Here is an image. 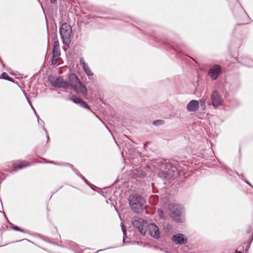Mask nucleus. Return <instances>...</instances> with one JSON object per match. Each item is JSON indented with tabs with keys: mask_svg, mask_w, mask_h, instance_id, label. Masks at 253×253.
I'll use <instances>...</instances> for the list:
<instances>
[{
	"mask_svg": "<svg viewBox=\"0 0 253 253\" xmlns=\"http://www.w3.org/2000/svg\"><path fill=\"white\" fill-rule=\"evenodd\" d=\"M80 82V80L75 74H71L69 75V83H68L69 86H71L73 88Z\"/></svg>",
	"mask_w": 253,
	"mask_h": 253,
	"instance_id": "f8f14e48",
	"label": "nucleus"
},
{
	"mask_svg": "<svg viewBox=\"0 0 253 253\" xmlns=\"http://www.w3.org/2000/svg\"><path fill=\"white\" fill-rule=\"evenodd\" d=\"M51 84L53 86L63 87V88H68L69 84L68 83L63 80L61 78L55 79L54 80L51 81Z\"/></svg>",
	"mask_w": 253,
	"mask_h": 253,
	"instance_id": "9d476101",
	"label": "nucleus"
},
{
	"mask_svg": "<svg viewBox=\"0 0 253 253\" xmlns=\"http://www.w3.org/2000/svg\"><path fill=\"white\" fill-rule=\"evenodd\" d=\"M134 227L139 229L140 233L145 235L147 232V222L141 218L135 217L132 222Z\"/></svg>",
	"mask_w": 253,
	"mask_h": 253,
	"instance_id": "39448f33",
	"label": "nucleus"
},
{
	"mask_svg": "<svg viewBox=\"0 0 253 253\" xmlns=\"http://www.w3.org/2000/svg\"><path fill=\"white\" fill-rule=\"evenodd\" d=\"M80 105L81 106H82V107L83 108H86V109H87L88 110H90V108H89V106L86 104V103L83 100H82L81 103L80 104Z\"/></svg>",
	"mask_w": 253,
	"mask_h": 253,
	"instance_id": "aec40b11",
	"label": "nucleus"
},
{
	"mask_svg": "<svg viewBox=\"0 0 253 253\" xmlns=\"http://www.w3.org/2000/svg\"><path fill=\"white\" fill-rule=\"evenodd\" d=\"M154 167L160 170L158 172V175L162 179L169 178L171 176V171L175 172L176 168L175 167H172L171 165L161 159L157 160L154 163Z\"/></svg>",
	"mask_w": 253,
	"mask_h": 253,
	"instance_id": "f257e3e1",
	"label": "nucleus"
},
{
	"mask_svg": "<svg viewBox=\"0 0 253 253\" xmlns=\"http://www.w3.org/2000/svg\"><path fill=\"white\" fill-rule=\"evenodd\" d=\"M164 124V121L161 120H158L153 122V124L155 126H161Z\"/></svg>",
	"mask_w": 253,
	"mask_h": 253,
	"instance_id": "6ab92c4d",
	"label": "nucleus"
},
{
	"mask_svg": "<svg viewBox=\"0 0 253 253\" xmlns=\"http://www.w3.org/2000/svg\"><path fill=\"white\" fill-rule=\"evenodd\" d=\"M169 209L170 212V216L173 220L179 222L181 220L180 217L182 213L181 207L175 204H170Z\"/></svg>",
	"mask_w": 253,
	"mask_h": 253,
	"instance_id": "20e7f679",
	"label": "nucleus"
},
{
	"mask_svg": "<svg viewBox=\"0 0 253 253\" xmlns=\"http://www.w3.org/2000/svg\"><path fill=\"white\" fill-rule=\"evenodd\" d=\"M46 132H47V131H46ZM47 140H48L49 139V136L47 134Z\"/></svg>",
	"mask_w": 253,
	"mask_h": 253,
	"instance_id": "bb28decb",
	"label": "nucleus"
},
{
	"mask_svg": "<svg viewBox=\"0 0 253 253\" xmlns=\"http://www.w3.org/2000/svg\"><path fill=\"white\" fill-rule=\"evenodd\" d=\"M28 166H29V164L24 162L17 161L13 163V169L14 171H16L17 169H21Z\"/></svg>",
	"mask_w": 253,
	"mask_h": 253,
	"instance_id": "dca6fc26",
	"label": "nucleus"
},
{
	"mask_svg": "<svg viewBox=\"0 0 253 253\" xmlns=\"http://www.w3.org/2000/svg\"><path fill=\"white\" fill-rule=\"evenodd\" d=\"M58 59H59V57H54L52 55V61H51L52 64H53V65L57 64L58 63Z\"/></svg>",
	"mask_w": 253,
	"mask_h": 253,
	"instance_id": "4be33fe9",
	"label": "nucleus"
},
{
	"mask_svg": "<svg viewBox=\"0 0 253 253\" xmlns=\"http://www.w3.org/2000/svg\"><path fill=\"white\" fill-rule=\"evenodd\" d=\"M147 229L151 236L155 239H159L160 238L161 236L159 228L156 224L154 223L148 224Z\"/></svg>",
	"mask_w": 253,
	"mask_h": 253,
	"instance_id": "6e6552de",
	"label": "nucleus"
},
{
	"mask_svg": "<svg viewBox=\"0 0 253 253\" xmlns=\"http://www.w3.org/2000/svg\"><path fill=\"white\" fill-rule=\"evenodd\" d=\"M60 50L59 47V43L58 41L54 42L53 50H52V55L55 57H59L60 55Z\"/></svg>",
	"mask_w": 253,
	"mask_h": 253,
	"instance_id": "ddd939ff",
	"label": "nucleus"
},
{
	"mask_svg": "<svg viewBox=\"0 0 253 253\" xmlns=\"http://www.w3.org/2000/svg\"><path fill=\"white\" fill-rule=\"evenodd\" d=\"M59 32L63 43L65 44L69 45L71 42L72 35V28L70 26L66 23H63L60 29Z\"/></svg>",
	"mask_w": 253,
	"mask_h": 253,
	"instance_id": "7ed1b4c3",
	"label": "nucleus"
},
{
	"mask_svg": "<svg viewBox=\"0 0 253 253\" xmlns=\"http://www.w3.org/2000/svg\"><path fill=\"white\" fill-rule=\"evenodd\" d=\"M70 165V166H71V168H72V169H73V165Z\"/></svg>",
	"mask_w": 253,
	"mask_h": 253,
	"instance_id": "cd10ccee",
	"label": "nucleus"
},
{
	"mask_svg": "<svg viewBox=\"0 0 253 253\" xmlns=\"http://www.w3.org/2000/svg\"><path fill=\"white\" fill-rule=\"evenodd\" d=\"M71 99L75 103L80 104L82 101V99L76 96L73 95Z\"/></svg>",
	"mask_w": 253,
	"mask_h": 253,
	"instance_id": "f3484780",
	"label": "nucleus"
},
{
	"mask_svg": "<svg viewBox=\"0 0 253 253\" xmlns=\"http://www.w3.org/2000/svg\"><path fill=\"white\" fill-rule=\"evenodd\" d=\"M3 79L7 80L9 81H12L13 79L10 78L7 73L4 72L1 74Z\"/></svg>",
	"mask_w": 253,
	"mask_h": 253,
	"instance_id": "a211bd4d",
	"label": "nucleus"
},
{
	"mask_svg": "<svg viewBox=\"0 0 253 253\" xmlns=\"http://www.w3.org/2000/svg\"><path fill=\"white\" fill-rule=\"evenodd\" d=\"M129 205L132 210L136 213L142 211L145 207V201L140 196H131L129 198Z\"/></svg>",
	"mask_w": 253,
	"mask_h": 253,
	"instance_id": "f03ea898",
	"label": "nucleus"
},
{
	"mask_svg": "<svg viewBox=\"0 0 253 253\" xmlns=\"http://www.w3.org/2000/svg\"><path fill=\"white\" fill-rule=\"evenodd\" d=\"M50 2L52 3H54L56 2V0H50Z\"/></svg>",
	"mask_w": 253,
	"mask_h": 253,
	"instance_id": "a878e982",
	"label": "nucleus"
},
{
	"mask_svg": "<svg viewBox=\"0 0 253 253\" xmlns=\"http://www.w3.org/2000/svg\"><path fill=\"white\" fill-rule=\"evenodd\" d=\"M73 89L78 93H81L84 95L87 94V90L86 87L82 84L81 82L78 84Z\"/></svg>",
	"mask_w": 253,
	"mask_h": 253,
	"instance_id": "4468645a",
	"label": "nucleus"
},
{
	"mask_svg": "<svg viewBox=\"0 0 253 253\" xmlns=\"http://www.w3.org/2000/svg\"><path fill=\"white\" fill-rule=\"evenodd\" d=\"M12 228L15 230H16V231H21V232H24V231L21 229V228H20L19 227H18V226H14V225H12Z\"/></svg>",
	"mask_w": 253,
	"mask_h": 253,
	"instance_id": "5701e85b",
	"label": "nucleus"
},
{
	"mask_svg": "<svg viewBox=\"0 0 253 253\" xmlns=\"http://www.w3.org/2000/svg\"><path fill=\"white\" fill-rule=\"evenodd\" d=\"M221 71L222 68L220 65H214L209 69L208 75L212 80L214 81L217 79Z\"/></svg>",
	"mask_w": 253,
	"mask_h": 253,
	"instance_id": "423d86ee",
	"label": "nucleus"
},
{
	"mask_svg": "<svg viewBox=\"0 0 253 253\" xmlns=\"http://www.w3.org/2000/svg\"><path fill=\"white\" fill-rule=\"evenodd\" d=\"M79 175L84 180V181L88 184V181L87 180V179H86L82 174H79Z\"/></svg>",
	"mask_w": 253,
	"mask_h": 253,
	"instance_id": "b1692460",
	"label": "nucleus"
},
{
	"mask_svg": "<svg viewBox=\"0 0 253 253\" xmlns=\"http://www.w3.org/2000/svg\"><path fill=\"white\" fill-rule=\"evenodd\" d=\"M172 240L176 245H181L186 244L188 239L182 234H177L172 236Z\"/></svg>",
	"mask_w": 253,
	"mask_h": 253,
	"instance_id": "1a4fd4ad",
	"label": "nucleus"
},
{
	"mask_svg": "<svg viewBox=\"0 0 253 253\" xmlns=\"http://www.w3.org/2000/svg\"><path fill=\"white\" fill-rule=\"evenodd\" d=\"M80 64L86 75L89 77V79H90L89 76H93V73H92L90 68L88 67L87 64L85 63V61L83 58H81L80 60Z\"/></svg>",
	"mask_w": 253,
	"mask_h": 253,
	"instance_id": "2eb2a0df",
	"label": "nucleus"
},
{
	"mask_svg": "<svg viewBox=\"0 0 253 253\" xmlns=\"http://www.w3.org/2000/svg\"><path fill=\"white\" fill-rule=\"evenodd\" d=\"M200 105L201 107H203V110H205L206 109V101L204 99H201L200 100Z\"/></svg>",
	"mask_w": 253,
	"mask_h": 253,
	"instance_id": "412c9836",
	"label": "nucleus"
},
{
	"mask_svg": "<svg viewBox=\"0 0 253 253\" xmlns=\"http://www.w3.org/2000/svg\"><path fill=\"white\" fill-rule=\"evenodd\" d=\"M199 107V102L197 100H192L187 105V109L189 112H195Z\"/></svg>",
	"mask_w": 253,
	"mask_h": 253,
	"instance_id": "9b49d317",
	"label": "nucleus"
},
{
	"mask_svg": "<svg viewBox=\"0 0 253 253\" xmlns=\"http://www.w3.org/2000/svg\"><path fill=\"white\" fill-rule=\"evenodd\" d=\"M211 101L213 106L217 107L222 105L223 99L218 92L216 90H214L211 94Z\"/></svg>",
	"mask_w": 253,
	"mask_h": 253,
	"instance_id": "0eeeda50",
	"label": "nucleus"
},
{
	"mask_svg": "<svg viewBox=\"0 0 253 253\" xmlns=\"http://www.w3.org/2000/svg\"><path fill=\"white\" fill-rule=\"evenodd\" d=\"M122 230L123 231L124 234L125 235L126 234V230L125 229V227L124 226V224L122 223Z\"/></svg>",
	"mask_w": 253,
	"mask_h": 253,
	"instance_id": "393cba45",
	"label": "nucleus"
}]
</instances>
